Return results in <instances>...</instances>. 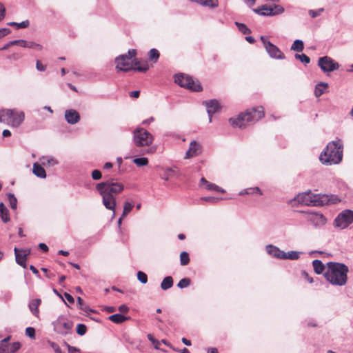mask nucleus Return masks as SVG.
Returning <instances> with one entry per match:
<instances>
[{"instance_id":"obj_1","label":"nucleus","mask_w":353,"mask_h":353,"mask_svg":"<svg viewBox=\"0 0 353 353\" xmlns=\"http://www.w3.org/2000/svg\"><path fill=\"white\" fill-rule=\"evenodd\" d=\"M96 190L102 196V202L105 208L114 213L116 208L115 196L124 190L123 184L112 179L97 183Z\"/></svg>"},{"instance_id":"obj_2","label":"nucleus","mask_w":353,"mask_h":353,"mask_svg":"<svg viewBox=\"0 0 353 353\" xmlns=\"http://www.w3.org/2000/svg\"><path fill=\"white\" fill-rule=\"evenodd\" d=\"M348 272V267L344 263L328 262L324 276L331 284L343 286L347 283Z\"/></svg>"},{"instance_id":"obj_3","label":"nucleus","mask_w":353,"mask_h":353,"mask_svg":"<svg viewBox=\"0 0 353 353\" xmlns=\"http://www.w3.org/2000/svg\"><path fill=\"white\" fill-rule=\"evenodd\" d=\"M294 201L305 205H324L330 204H336L340 201V199L334 195L315 194L311 192L299 194L295 198Z\"/></svg>"},{"instance_id":"obj_4","label":"nucleus","mask_w":353,"mask_h":353,"mask_svg":"<svg viewBox=\"0 0 353 353\" xmlns=\"http://www.w3.org/2000/svg\"><path fill=\"white\" fill-rule=\"evenodd\" d=\"M264 116V109L260 106L247 110L244 113L240 114L237 118L230 119L229 122L233 127L242 128L250 123L258 121Z\"/></svg>"},{"instance_id":"obj_5","label":"nucleus","mask_w":353,"mask_h":353,"mask_svg":"<svg viewBox=\"0 0 353 353\" xmlns=\"http://www.w3.org/2000/svg\"><path fill=\"white\" fill-rule=\"evenodd\" d=\"M343 157V145L341 140L328 143L325 151L320 155V161L327 165L336 164L341 161Z\"/></svg>"},{"instance_id":"obj_6","label":"nucleus","mask_w":353,"mask_h":353,"mask_svg":"<svg viewBox=\"0 0 353 353\" xmlns=\"http://www.w3.org/2000/svg\"><path fill=\"white\" fill-rule=\"evenodd\" d=\"M133 141L137 147L150 146L154 141V137L145 129L139 128L133 132Z\"/></svg>"},{"instance_id":"obj_7","label":"nucleus","mask_w":353,"mask_h":353,"mask_svg":"<svg viewBox=\"0 0 353 353\" xmlns=\"http://www.w3.org/2000/svg\"><path fill=\"white\" fill-rule=\"evenodd\" d=\"M174 81L181 87L188 88L192 91L198 92L202 90V87L198 81H194L191 77L186 74L175 75Z\"/></svg>"},{"instance_id":"obj_8","label":"nucleus","mask_w":353,"mask_h":353,"mask_svg":"<svg viewBox=\"0 0 353 353\" xmlns=\"http://www.w3.org/2000/svg\"><path fill=\"white\" fill-rule=\"evenodd\" d=\"M353 223V211L350 210H345L342 211L334 220L336 227L341 229L347 228Z\"/></svg>"},{"instance_id":"obj_9","label":"nucleus","mask_w":353,"mask_h":353,"mask_svg":"<svg viewBox=\"0 0 353 353\" xmlns=\"http://www.w3.org/2000/svg\"><path fill=\"white\" fill-rule=\"evenodd\" d=\"M253 11L260 15L272 16L281 14L284 12V8L281 6H268L263 5L261 7L254 9Z\"/></svg>"},{"instance_id":"obj_10","label":"nucleus","mask_w":353,"mask_h":353,"mask_svg":"<svg viewBox=\"0 0 353 353\" xmlns=\"http://www.w3.org/2000/svg\"><path fill=\"white\" fill-rule=\"evenodd\" d=\"M264 48L269 55L274 59H285L284 54L277 48L275 45L268 41L265 37H261Z\"/></svg>"},{"instance_id":"obj_11","label":"nucleus","mask_w":353,"mask_h":353,"mask_svg":"<svg viewBox=\"0 0 353 353\" xmlns=\"http://www.w3.org/2000/svg\"><path fill=\"white\" fill-rule=\"evenodd\" d=\"M318 65L325 72H332L339 68V64L327 56L319 58Z\"/></svg>"},{"instance_id":"obj_12","label":"nucleus","mask_w":353,"mask_h":353,"mask_svg":"<svg viewBox=\"0 0 353 353\" xmlns=\"http://www.w3.org/2000/svg\"><path fill=\"white\" fill-rule=\"evenodd\" d=\"M116 69L118 72H128L133 69L132 62L126 54H122L115 59Z\"/></svg>"},{"instance_id":"obj_13","label":"nucleus","mask_w":353,"mask_h":353,"mask_svg":"<svg viewBox=\"0 0 353 353\" xmlns=\"http://www.w3.org/2000/svg\"><path fill=\"white\" fill-rule=\"evenodd\" d=\"M15 254V259L17 264L22 266L23 268H26L27 256L30 254V249L19 250L17 248L14 249Z\"/></svg>"},{"instance_id":"obj_14","label":"nucleus","mask_w":353,"mask_h":353,"mask_svg":"<svg viewBox=\"0 0 353 353\" xmlns=\"http://www.w3.org/2000/svg\"><path fill=\"white\" fill-rule=\"evenodd\" d=\"M54 330L57 334H66V316L60 315L58 319L52 322Z\"/></svg>"},{"instance_id":"obj_15","label":"nucleus","mask_w":353,"mask_h":353,"mask_svg":"<svg viewBox=\"0 0 353 353\" xmlns=\"http://www.w3.org/2000/svg\"><path fill=\"white\" fill-rule=\"evenodd\" d=\"M202 152V147L199 143L192 141L190 143V147L185 154V159H190L196 157Z\"/></svg>"},{"instance_id":"obj_16","label":"nucleus","mask_w":353,"mask_h":353,"mask_svg":"<svg viewBox=\"0 0 353 353\" xmlns=\"http://www.w3.org/2000/svg\"><path fill=\"white\" fill-rule=\"evenodd\" d=\"M25 114L23 111H14L10 119V125L13 128H18L24 121Z\"/></svg>"},{"instance_id":"obj_17","label":"nucleus","mask_w":353,"mask_h":353,"mask_svg":"<svg viewBox=\"0 0 353 353\" xmlns=\"http://www.w3.org/2000/svg\"><path fill=\"white\" fill-rule=\"evenodd\" d=\"M205 104L207 108L208 114L210 117L209 121L211 122L212 114L220 110V105L218 101L216 100H210L209 101H205Z\"/></svg>"},{"instance_id":"obj_18","label":"nucleus","mask_w":353,"mask_h":353,"mask_svg":"<svg viewBox=\"0 0 353 353\" xmlns=\"http://www.w3.org/2000/svg\"><path fill=\"white\" fill-rule=\"evenodd\" d=\"M199 186L208 190L223 193L225 191L221 187L207 181L204 177L201 179Z\"/></svg>"},{"instance_id":"obj_19","label":"nucleus","mask_w":353,"mask_h":353,"mask_svg":"<svg viewBox=\"0 0 353 353\" xmlns=\"http://www.w3.org/2000/svg\"><path fill=\"white\" fill-rule=\"evenodd\" d=\"M13 114V110L6 109L0 110V122L10 125V119Z\"/></svg>"},{"instance_id":"obj_20","label":"nucleus","mask_w":353,"mask_h":353,"mask_svg":"<svg viewBox=\"0 0 353 353\" xmlns=\"http://www.w3.org/2000/svg\"><path fill=\"white\" fill-rule=\"evenodd\" d=\"M267 252L268 253L277 259H283L284 255V251L281 250L279 248L274 245H268L267 246Z\"/></svg>"},{"instance_id":"obj_21","label":"nucleus","mask_w":353,"mask_h":353,"mask_svg":"<svg viewBox=\"0 0 353 353\" xmlns=\"http://www.w3.org/2000/svg\"><path fill=\"white\" fill-rule=\"evenodd\" d=\"M41 301L39 299H32L28 304L29 309L32 314L37 318H39V306L41 304Z\"/></svg>"},{"instance_id":"obj_22","label":"nucleus","mask_w":353,"mask_h":353,"mask_svg":"<svg viewBox=\"0 0 353 353\" xmlns=\"http://www.w3.org/2000/svg\"><path fill=\"white\" fill-rule=\"evenodd\" d=\"M32 172L39 178L45 179L46 177V172L44 168L38 163L33 164Z\"/></svg>"},{"instance_id":"obj_23","label":"nucleus","mask_w":353,"mask_h":353,"mask_svg":"<svg viewBox=\"0 0 353 353\" xmlns=\"http://www.w3.org/2000/svg\"><path fill=\"white\" fill-rule=\"evenodd\" d=\"M79 120L80 115L76 110L72 109L68 110V123L74 124Z\"/></svg>"},{"instance_id":"obj_24","label":"nucleus","mask_w":353,"mask_h":353,"mask_svg":"<svg viewBox=\"0 0 353 353\" xmlns=\"http://www.w3.org/2000/svg\"><path fill=\"white\" fill-rule=\"evenodd\" d=\"M0 214L3 222L8 223L10 221L9 210L2 202L0 203Z\"/></svg>"},{"instance_id":"obj_25","label":"nucleus","mask_w":353,"mask_h":353,"mask_svg":"<svg viewBox=\"0 0 353 353\" xmlns=\"http://www.w3.org/2000/svg\"><path fill=\"white\" fill-rule=\"evenodd\" d=\"M134 65V67H133L132 70H137L141 72H145L149 69L148 63L146 61L141 63L139 61H135Z\"/></svg>"},{"instance_id":"obj_26","label":"nucleus","mask_w":353,"mask_h":353,"mask_svg":"<svg viewBox=\"0 0 353 353\" xmlns=\"http://www.w3.org/2000/svg\"><path fill=\"white\" fill-rule=\"evenodd\" d=\"M203 6L216 8L218 6V0H190Z\"/></svg>"},{"instance_id":"obj_27","label":"nucleus","mask_w":353,"mask_h":353,"mask_svg":"<svg viewBox=\"0 0 353 353\" xmlns=\"http://www.w3.org/2000/svg\"><path fill=\"white\" fill-rule=\"evenodd\" d=\"M129 319L130 317H125L121 314H115L108 317L110 321L117 324L121 323Z\"/></svg>"},{"instance_id":"obj_28","label":"nucleus","mask_w":353,"mask_h":353,"mask_svg":"<svg viewBox=\"0 0 353 353\" xmlns=\"http://www.w3.org/2000/svg\"><path fill=\"white\" fill-rule=\"evenodd\" d=\"M312 265L314 272L318 274H322L325 270V265L320 260H314L312 261Z\"/></svg>"},{"instance_id":"obj_29","label":"nucleus","mask_w":353,"mask_h":353,"mask_svg":"<svg viewBox=\"0 0 353 353\" xmlns=\"http://www.w3.org/2000/svg\"><path fill=\"white\" fill-rule=\"evenodd\" d=\"M173 285V279L172 276H168L163 279L161 283V288L163 290L170 289Z\"/></svg>"},{"instance_id":"obj_30","label":"nucleus","mask_w":353,"mask_h":353,"mask_svg":"<svg viewBox=\"0 0 353 353\" xmlns=\"http://www.w3.org/2000/svg\"><path fill=\"white\" fill-rule=\"evenodd\" d=\"M244 194H262V192L258 187H254V188H249L245 189L243 191L240 192V194L243 195Z\"/></svg>"},{"instance_id":"obj_31","label":"nucleus","mask_w":353,"mask_h":353,"mask_svg":"<svg viewBox=\"0 0 353 353\" xmlns=\"http://www.w3.org/2000/svg\"><path fill=\"white\" fill-rule=\"evenodd\" d=\"M327 87L326 83H320L316 85L314 94L316 97L321 96L324 92L325 88Z\"/></svg>"},{"instance_id":"obj_32","label":"nucleus","mask_w":353,"mask_h":353,"mask_svg":"<svg viewBox=\"0 0 353 353\" xmlns=\"http://www.w3.org/2000/svg\"><path fill=\"white\" fill-rule=\"evenodd\" d=\"M304 48L303 42L301 40H295L291 46V50L296 52H302Z\"/></svg>"},{"instance_id":"obj_33","label":"nucleus","mask_w":353,"mask_h":353,"mask_svg":"<svg viewBox=\"0 0 353 353\" xmlns=\"http://www.w3.org/2000/svg\"><path fill=\"white\" fill-rule=\"evenodd\" d=\"M300 254L299 252L296 251H290L288 252H284L283 259H290V260H296L299 258Z\"/></svg>"},{"instance_id":"obj_34","label":"nucleus","mask_w":353,"mask_h":353,"mask_svg":"<svg viewBox=\"0 0 353 353\" xmlns=\"http://www.w3.org/2000/svg\"><path fill=\"white\" fill-rule=\"evenodd\" d=\"M8 199L10 202V206L12 210H16L17 208V199L12 193H8L7 194Z\"/></svg>"},{"instance_id":"obj_35","label":"nucleus","mask_w":353,"mask_h":353,"mask_svg":"<svg viewBox=\"0 0 353 353\" xmlns=\"http://www.w3.org/2000/svg\"><path fill=\"white\" fill-rule=\"evenodd\" d=\"M8 25L10 26H15L17 29H20L28 28L30 25V22L28 20H25L21 23L9 22L8 23Z\"/></svg>"},{"instance_id":"obj_36","label":"nucleus","mask_w":353,"mask_h":353,"mask_svg":"<svg viewBox=\"0 0 353 353\" xmlns=\"http://www.w3.org/2000/svg\"><path fill=\"white\" fill-rule=\"evenodd\" d=\"M190 263L189 254L187 252H182L180 254V263L181 265H187Z\"/></svg>"},{"instance_id":"obj_37","label":"nucleus","mask_w":353,"mask_h":353,"mask_svg":"<svg viewBox=\"0 0 353 353\" xmlns=\"http://www.w3.org/2000/svg\"><path fill=\"white\" fill-rule=\"evenodd\" d=\"M133 207H134L133 203L128 202V201L125 202L124 205H123V213H122V217H125L131 212Z\"/></svg>"},{"instance_id":"obj_38","label":"nucleus","mask_w":353,"mask_h":353,"mask_svg":"<svg viewBox=\"0 0 353 353\" xmlns=\"http://www.w3.org/2000/svg\"><path fill=\"white\" fill-rule=\"evenodd\" d=\"M159 56L160 54L159 51L155 48L151 49L149 52V59L151 61H154V63L157 62L159 58Z\"/></svg>"},{"instance_id":"obj_39","label":"nucleus","mask_w":353,"mask_h":353,"mask_svg":"<svg viewBox=\"0 0 353 353\" xmlns=\"http://www.w3.org/2000/svg\"><path fill=\"white\" fill-rule=\"evenodd\" d=\"M133 163L138 167H141L148 165V159L145 157L136 158L133 160Z\"/></svg>"},{"instance_id":"obj_40","label":"nucleus","mask_w":353,"mask_h":353,"mask_svg":"<svg viewBox=\"0 0 353 353\" xmlns=\"http://www.w3.org/2000/svg\"><path fill=\"white\" fill-rule=\"evenodd\" d=\"M21 347V344L19 342H14L10 344V347L9 350L6 349L7 353H15L17 350Z\"/></svg>"},{"instance_id":"obj_41","label":"nucleus","mask_w":353,"mask_h":353,"mask_svg":"<svg viewBox=\"0 0 353 353\" xmlns=\"http://www.w3.org/2000/svg\"><path fill=\"white\" fill-rule=\"evenodd\" d=\"M236 25L238 27V29L243 34H250L251 32L250 30L247 27L246 25L241 23L236 22Z\"/></svg>"},{"instance_id":"obj_42","label":"nucleus","mask_w":353,"mask_h":353,"mask_svg":"<svg viewBox=\"0 0 353 353\" xmlns=\"http://www.w3.org/2000/svg\"><path fill=\"white\" fill-rule=\"evenodd\" d=\"M24 48H35V49H37L38 50H42V46L40 44L36 43L32 41H26V44H25Z\"/></svg>"},{"instance_id":"obj_43","label":"nucleus","mask_w":353,"mask_h":353,"mask_svg":"<svg viewBox=\"0 0 353 353\" xmlns=\"http://www.w3.org/2000/svg\"><path fill=\"white\" fill-rule=\"evenodd\" d=\"M77 333L80 335V336H83L84 335L86 332H87V327L84 325V324H82V323H79L77 325Z\"/></svg>"},{"instance_id":"obj_44","label":"nucleus","mask_w":353,"mask_h":353,"mask_svg":"<svg viewBox=\"0 0 353 353\" xmlns=\"http://www.w3.org/2000/svg\"><path fill=\"white\" fill-rule=\"evenodd\" d=\"M295 58L296 59L300 60L301 62L306 63V64H307V63H309L310 62V57H307L305 54H295Z\"/></svg>"},{"instance_id":"obj_45","label":"nucleus","mask_w":353,"mask_h":353,"mask_svg":"<svg viewBox=\"0 0 353 353\" xmlns=\"http://www.w3.org/2000/svg\"><path fill=\"white\" fill-rule=\"evenodd\" d=\"M137 279L141 283H146L148 282V276L145 273L141 271L137 272Z\"/></svg>"},{"instance_id":"obj_46","label":"nucleus","mask_w":353,"mask_h":353,"mask_svg":"<svg viewBox=\"0 0 353 353\" xmlns=\"http://www.w3.org/2000/svg\"><path fill=\"white\" fill-rule=\"evenodd\" d=\"M190 284V279L188 278H184L180 280V281L178 283L177 286L179 288H184L189 286Z\"/></svg>"},{"instance_id":"obj_47","label":"nucleus","mask_w":353,"mask_h":353,"mask_svg":"<svg viewBox=\"0 0 353 353\" xmlns=\"http://www.w3.org/2000/svg\"><path fill=\"white\" fill-rule=\"evenodd\" d=\"M26 335L30 337L31 339H35V329L32 327H28L26 329Z\"/></svg>"},{"instance_id":"obj_48","label":"nucleus","mask_w":353,"mask_h":353,"mask_svg":"<svg viewBox=\"0 0 353 353\" xmlns=\"http://www.w3.org/2000/svg\"><path fill=\"white\" fill-rule=\"evenodd\" d=\"M53 292L57 296H59L61 301L65 303L66 304V292H60L59 291H58L56 288H53Z\"/></svg>"},{"instance_id":"obj_49","label":"nucleus","mask_w":353,"mask_h":353,"mask_svg":"<svg viewBox=\"0 0 353 353\" xmlns=\"http://www.w3.org/2000/svg\"><path fill=\"white\" fill-rule=\"evenodd\" d=\"M48 343L54 350L55 353H63L61 350L60 347L56 343L48 341Z\"/></svg>"},{"instance_id":"obj_50","label":"nucleus","mask_w":353,"mask_h":353,"mask_svg":"<svg viewBox=\"0 0 353 353\" xmlns=\"http://www.w3.org/2000/svg\"><path fill=\"white\" fill-rule=\"evenodd\" d=\"M324 9L323 8H320L317 10H309V14L310 16L312 17V18H315L317 16L320 15V14L323 12Z\"/></svg>"},{"instance_id":"obj_51","label":"nucleus","mask_w":353,"mask_h":353,"mask_svg":"<svg viewBox=\"0 0 353 353\" xmlns=\"http://www.w3.org/2000/svg\"><path fill=\"white\" fill-rule=\"evenodd\" d=\"M101 176H102V175H101V172L100 170H94L92 172V178L94 180H99L101 178Z\"/></svg>"},{"instance_id":"obj_52","label":"nucleus","mask_w":353,"mask_h":353,"mask_svg":"<svg viewBox=\"0 0 353 353\" xmlns=\"http://www.w3.org/2000/svg\"><path fill=\"white\" fill-rule=\"evenodd\" d=\"M77 302L78 305L79 306V308L85 312L88 311V307L83 303V301L81 297L77 298Z\"/></svg>"},{"instance_id":"obj_53","label":"nucleus","mask_w":353,"mask_h":353,"mask_svg":"<svg viewBox=\"0 0 353 353\" xmlns=\"http://www.w3.org/2000/svg\"><path fill=\"white\" fill-rule=\"evenodd\" d=\"M202 200H204L205 201H208L209 203H216L219 201V198L217 197H212V196H208V197H203L201 198Z\"/></svg>"},{"instance_id":"obj_54","label":"nucleus","mask_w":353,"mask_h":353,"mask_svg":"<svg viewBox=\"0 0 353 353\" xmlns=\"http://www.w3.org/2000/svg\"><path fill=\"white\" fill-rule=\"evenodd\" d=\"M10 44L19 45V46L24 48L25 44H26V40L19 39V40L11 41Z\"/></svg>"},{"instance_id":"obj_55","label":"nucleus","mask_w":353,"mask_h":353,"mask_svg":"<svg viewBox=\"0 0 353 353\" xmlns=\"http://www.w3.org/2000/svg\"><path fill=\"white\" fill-rule=\"evenodd\" d=\"M128 58L131 61L132 58L135 57L137 55V51L134 49L129 50L128 52Z\"/></svg>"},{"instance_id":"obj_56","label":"nucleus","mask_w":353,"mask_h":353,"mask_svg":"<svg viewBox=\"0 0 353 353\" xmlns=\"http://www.w3.org/2000/svg\"><path fill=\"white\" fill-rule=\"evenodd\" d=\"M36 68L39 71H44L46 70V66L43 65L40 61L37 60L36 63Z\"/></svg>"},{"instance_id":"obj_57","label":"nucleus","mask_w":353,"mask_h":353,"mask_svg":"<svg viewBox=\"0 0 353 353\" xmlns=\"http://www.w3.org/2000/svg\"><path fill=\"white\" fill-rule=\"evenodd\" d=\"M10 30L8 28H0V38L8 34Z\"/></svg>"},{"instance_id":"obj_58","label":"nucleus","mask_w":353,"mask_h":353,"mask_svg":"<svg viewBox=\"0 0 353 353\" xmlns=\"http://www.w3.org/2000/svg\"><path fill=\"white\" fill-rule=\"evenodd\" d=\"M43 159L44 160L42 162L43 165H54V163H57V162L53 159H46L44 157Z\"/></svg>"},{"instance_id":"obj_59","label":"nucleus","mask_w":353,"mask_h":353,"mask_svg":"<svg viewBox=\"0 0 353 353\" xmlns=\"http://www.w3.org/2000/svg\"><path fill=\"white\" fill-rule=\"evenodd\" d=\"M68 353H80V350L68 345Z\"/></svg>"},{"instance_id":"obj_60","label":"nucleus","mask_w":353,"mask_h":353,"mask_svg":"<svg viewBox=\"0 0 353 353\" xmlns=\"http://www.w3.org/2000/svg\"><path fill=\"white\" fill-rule=\"evenodd\" d=\"M6 9L2 3H0V21L5 17Z\"/></svg>"},{"instance_id":"obj_61","label":"nucleus","mask_w":353,"mask_h":353,"mask_svg":"<svg viewBox=\"0 0 353 353\" xmlns=\"http://www.w3.org/2000/svg\"><path fill=\"white\" fill-rule=\"evenodd\" d=\"M119 310L121 313H128L129 311V307L125 305H121L119 307Z\"/></svg>"},{"instance_id":"obj_62","label":"nucleus","mask_w":353,"mask_h":353,"mask_svg":"<svg viewBox=\"0 0 353 353\" xmlns=\"http://www.w3.org/2000/svg\"><path fill=\"white\" fill-rule=\"evenodd\" d=\"M39 248L43 252H46L48 251V247L47 246L46 244L43 243H40L39 244Z\"/></svg>"},{"instance_id":"obj_63","label":"nucleus","mask_w":353,"mask_h":353,"mask_svg":"<svg viewBox=\"0 0 353 353\" xmlns=\"http://www.w3.org/2000/svg\"><path fill=\"white\" fill-rule=\"evenodd\" d=\"M172 172H173L172 170L169 168V169H167L165 170V180H168L169 178L172 175Z\"/></svg>"},{"instance_id":"obj_64","label":"nucleus","mask_w":353,"mask_h":353,"mask_svg":"<svg viewBox=\"0 0 353 353\" xmlns=\"http://www.w3.org/2000/svg\"><path fill=\"white\" fill-rule=\"evenodd\" d=\"M140 95V92L138 90L132 91L130 92V97L132 98H138Z\"/></svg>"}]
</instances>
